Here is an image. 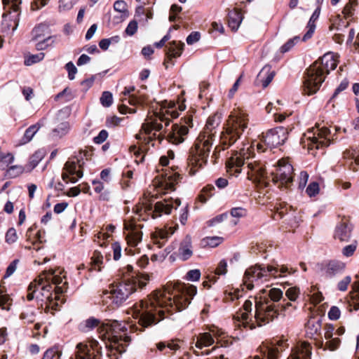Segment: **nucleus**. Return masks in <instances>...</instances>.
I'll return each mask as SVG.
<instances>
[{
    "label": "nucleus",
    "mask_w": 359,
    "mask_h": 359,
    "mask_svg": "<svg viewBox=\"0 0 359 359\" xmlns=\"http://www.w3.org/2000/svg\"><path fill=\"white\" fill-rule=\"evenodd\" d=\"M196 292V287L193 285L168 283L154 290L147 299L135 303L128 313L138 318L140 325L147 327L163 320L165 313L184 309Z\"/></svg>",
    "instance_id": "nucleus-1"
},
{
    "label": "nucleus",
    "mask_w": 359,
    "mask_h": 359,
    "mask_svg": "<svg viewBox=\"0 0 359 359\" xmlns=\"http://www.w3.org/2000/svg\"><path fill=\"white\" fill-rule=\"evenodd\" d=\"M65 278L60 269L42 272L29 284L27 299L30 301L35 297L41 306H46V309H54L57 306L59 295L66 290Z\"/></svg>",
    "instance_id": "nucleus-2"
},
{
    "label": "nucleus",
    "mask_w": 359,
    "mask_h": 359,
    "mask_svg": "<svg viewBox=\"0 0 359 359\" xmlns=\"http://www.w3.org/2000/svg\"><path fill=\"white\" fill-rule=\"evenodd\" d=\"M339 62V55L329 52L314 62L307 69L304 83V92L308 95L316 93L325 81V74L334 70Z\"/></svg>",
    "instance_id": "nucleus-3"
},
{
    "label": "nucleus",
    "mask_w": 359,
    "mask_h": 359,
    "mask_svg": "<svg viewBox=\"0 0 359 359\" xmlns=\"http://www.w3.org/2000/svg\"><path fill=\"white\" fill-rule=\"evenodd\" d=\"M214 138L215 133L209 126L206 125L203 130L198 135L189 151L187 170L190 175H195L207 163Z\"/></svg>",
    "instance_id": "nucleus-4"
},
{
    "label": "nucleus",
    "mask_w": 359,
    "mask_h": 359,
    "mask_svg": "<svg viewBox=\"0 0 359 359\" xmlns=\"http://www.w3.org/2000/svg\"><path fill=\"white\" fill-rule=\"evenodd\" d=\"M178 116L179 112L175 102H163L159 110L154 113V117H150L143 123L141 130L136 135V138L149 144L156 138V132L162 130L163 127L162 123L167 126L172 118H176Z\"/></svg>",
    "instance_id": "nucleus-5"
},
{
    "label": "nucleus",
    "mask_w": 359,
    "mask_h": 359,
    "mask_svg": "<svg viewBox=\"0 0 359 359\" xmlns=\"http://www.w3.org/2000/svg\"><path fill=\"white\" fill-rule=\"evenodd\" d=\"M149 280L148 274L140 273L124 279L118 284L110 285L109 290L104 292V301L111 300L113 306H119L138 288L142 289Z\"/></svg>",
    "instance_id": "nucleus-6"
},
{
    "label": "nucleus",
    "mask_w": 359,
    "mask_h": 359,
    "mask_svg": "<svg viewBox=\"0 0 359 359\" xmlns=\"http://www.w3.org/2000/svg\"><path fill=\"white\" fill-rule=\"evenodd\" d=\"M248 121V116L243 109H234L229 116L222 133V144L228 146L234 144L247 128Z\"/></svg>",
    "instance_id": "nucleus-7"
},
{
    "label": "nucleus",
    "mask_w": 359,
    "mask_h": 359,
    "mask_svg": "<svg viewBox=\"0 0 359 359\" xmlns=\"http://www.w3.org/2000/svg\"><path fill=\"white\" fill-rule=\"evenodd\" d=\"M90 156L91 152L84 149L80 150L76 155L69 158L62 169V180L66 183H76L83 177V166Z\"/></svg>",
    "instance_id": "nucleus-8"
},
{
    "label": "nucleus",
    "mask_w": 359,
    "mask_h": 359,
    "mask_svg": "<svg viewBox=\"0 0 359 359\" xmlns=\"http://www.w3.org/2000/svg\"><path fill=\"white\" fill-rule=\"evenodd\" d=\"M278 269L272 266H264L256 264L246 269L243 276V285L251 290L255 285H258L264 281L269 280L271 277L276 278Z\"/></svg>",
    "instance_id": "nucleus-9"
},
{
    "label": "nucleus",
    "mask_w": 359,
    "mask_h": 359,
    "mask_svg": "<svg viewBox=\"0 0 359 359\" xmlns=\"http://www.w3.org/2000/svg\"><path fill=\"white\" fill-rule=\"evenodd\" d=\"M98 330L102 340H107L112 348L119 343L122 337L128 338L125 334V330H126L125 325H122V323L116 320L102 323Z\"/></svg>",
    "instance_id": "nucleus-10"
},
{
    "label": "nucleus",
    "mask_w": 359,
    "mask_h": 359,
    "mask_svg": "<svg viewBox=\"0 0 359 359\" xmlns=\"http://www.w3.org/2000/svg\"><path fill=\"white\" fill-rule=\"evenodd\" d=\"M4 12L1 24L5 32H14L18 26L20 0H2Z\"/></svg>",
    "instance_id": "nucleus-11"
},
{
    "label": "nucleus",
    "mask_w": 359,
    "mask_h": 359,
    "mask_svg": "<svg viewBox=\"0 0 359 359\" xmlns=\"http://www.w3.org/2000/svg\"><path fill=\"white\" fill-rule=\"evenodd\" d=\"M180 175L176 172L165 170L156 176L153 181V186L158 194H165L175 189V185L180 180Z\"/></svg>",
    "instance_id": "nucleus-12"
},
{
    "label": "nucleus",
    "mask_w": 359,
    "mask_h": 359,
    "mask_svg": "<svg viewBox=\"0 0 359 359\" xmlns=\"http://www.w3.org/2000/svg\"><path fill=\"white\" fill-rule=\"evenodd\" d=\"M255 144L245 145L239 152L233 154L226 162L227 172L230 175H238L241 171V167L244 165L245 159H249L254 155Z\"/></svg>",
    "instance_id": "nucleus-13"
},
{
    "label": "nucleus",
    "mask_w": 359,
    "mask_h": 359,
    "mask_svg": "<svg viewBox=\"0 0 359 359\" xmlns=\"http://www.w3.org/2000/svg\"><path fill=\"white\" fill-rule=\"evenodd\" d=\"M277 316L278 309L273 303L268 300L256 302L254 319L257 325L269 323Z\"/></svg>",
    "instance_id": "nucleus-14"
},
{
    "label": "nucleus",
    "mask_w": 359,
    "mask_h": 359,
    "mask_svg": "<svg viewBox=\"0 0 359 359\" xmlns=\"http://www.w3.org/2000/svg\"><path fill=\"white\" fill-rule=\"evenodd\" d=\"M143 227V224L137 223L134 217L124 220L123 233L129 247L135 248L142 241L143 236L142 229Z\"/></svg>",
    "instance_id": "nucleus-15"
},
{
    "label": "nucleus",
    "mask_w": 359,
    "mask_h": 359,
    "mask_svg": "<svg viewBox=\"0 0 359 359\" xmlns=\"http://www.w3.org/2000/svg\"><path fill=\"white\" fill-rule=\"evenodd\" d=\"M330 130L326 127L319 128L317 126L313 128L312 131H309L306 134V137L309 140L307 144L309 149H316L327 147L331 143Z\"/></svg>",
    "instance_id": "nucleus-16"
},
{
    "label": "nucleus",
    "mask_w": 359,
    "mask_h": 359,
    "mask_svg": "<svg viewBox=\"0 0 359 359\" xmlns=\"http://www.w3.org/2000/svg\"><path fill=\"white\" fill-rule=\"evenodd\" d=\"M76 348L75 359H101L102 347L95 339L79 343Z\"/></svg>",
    "instance_id": "nucleus-17"
},
{
    "label": "nucleus",
    "mask_w": 359,
    "mask_h": 359,
    "mask_svg": "<svg viewBox=\"0 0 359 359\" xmlns=\"http://www.w3.org/2000/svg\"><path fill=\"white\" fill-rule=\"evenodd\" d=\"M272 180L280 185H287L293 180L294 169L287 159L282 158L278 161L275 171L271 172Z\"/></svg>",
    "instance_id": "nucleus-18"
},
{
    "label": "nucleus",
    "mask_w": 359,
    "mask_h": 359,
    "mask_svg": "<svg viewBox=\"0 0 359 359\" xmlns=\"http://www.w3.org/2000/svg\"><path fill=\"white\" fill-rule=\"evenodd\" d=\"M1 170L6 178L13 179L26 173L23 165L19 164L12 153L1 156Z\"/></svg>",
    "instance_id": "nucleus-19"
},
{
    "label": "nucleus",
    "mask_w": 359,
    "mask_h": 359,
    "mask_svg": "<svg viewBox=\"0 0 359 359\" xmlns=\"http://www.w3.org/2000/svg\"><path fill=\"white\" fill-rule=\"evenodd\" d=\"M252 303L250 300H246L243 308L238 311L233 316V320L237 326H243L245 328L252 330L256 326L255 320L250 316L252 311Z\"/></svg>",
    "instance_id": "nucleus-20"
},
{
    "label": "nucleus",
    "mask_w": 359,
    "mask_h": 359,
    "mask_svg": "<svg viewBox=\"0 0 359 359\" xmlns=\"http://www.w3.org/2000/svg\"><path fill=\"white\" fill-rule=\"evenodd\" d=\"M288 133V129L284 127L271 129L263 136L264 142L270 147H278L287 140Z\"/></svg>",
    "instance_id": "nucleus-21"
},
{
    "label": "nucleus",
    "mask_w": 359,
    "mask_h": 359,
    "mask_svg": "<svg viewBox=\"0 0 359 359\" xmlns=\"http://www.w3.org/2000/svg\"><path fill=\"white\" fill-rule=\"evenodd\" d=\"M133 212L138 217L139 220L147 221L149 216L152 217V203L145 197L140 200L133 208Z\"/></svg>",
    "instance_id": "nucleus-22"
},
{
    "label": "nucleus",
    "mask_w": 359,
    "mask_h": 359,
    "mask_svg": "<svg viewBox=\"0 0 359 359\" xmlns=\"http://www.w3.org/2000/svg\"><path fill=\"white\" fill-rule=\"evenodd\" d=\"M248 178L252 181H261L265 177V168L264 165L257 161L248 163Z\"/></svg>",
    "instance_id": "nucleus-23"
},
{
    "label": "nucleus",
    "mask_w": 359,
    "mask_h": 359,
    "mask_svg": "<svg viewBox=\"0 0 359 359\" xmlns=\"http://www.w3.org/2000/svg\"><path fill=\"white\" fill-rule=\"evenodd\" d=\"M312 347L306 341L297 344L287 359H310Z\"/></svg>",
    "instance_id": "nucleus-24"
},
{
    "label": "nucleus",
    "mask_w": 359,
    "mask_h": 359,
    "mask_svg": "<svg viewBox=\"0 0 359 359\" xmlns=\"http://www.w3.org/2000/svg\"><path fill=\"white\" fill-rule=\"evenodd\" d=\"M188 134V126L175 124L172 127V130L168 133V140L175 144H178L184 142L185 137Z\"/></svg>",
    "instance_id": "nucleus-25"
},
{
    "label": "nucleus",
    "mask_w": 359,
    "mask_h": 359,
    "mask_svg": "<svg viewBox=\"0 0 359 359\" xmlns=\"http://www.w3.org/2000/svg\"><path fill=\"white\" fill-rule=\"evenodd\" d=\"M184 44L180 41H173L169 43L168 50L166 53L167 58L164 62L165 68H168L169 65H173L172 58L180 57L184 49Z\"/></svg>",
    "instance_id": "nucleus-26"
},
{
    "label": "nucleus",
    "mask_w": 359,
    "mask_h": 359,
    "mask_svg": "<svg viewBox=\"0 0 359 359\" xmlns=\"http://www.w3.org/2000/svg\"><path fill=\"white\" fill-rule=\"evenodd\" d=\"M173 206L174 205L172 199H165L156 203L152 212V218L155 219L162 216L163 214H170Z\"/></svg>",
    "instance_id": "nucleus-27"
},
{
    "label": "nucleus",
    "mask_w": 359,
    "mask_h": 359,
    "mask_svg": "<svg viewBox=\"0 0 359 359\" xmlns=\"http://www.w3.org/2000/svg\"><path fill=\"white\" fill-rule=\"evenodd\" d=\"M182 341L179 339H174L167 341H160L156 344V348L160 351H165V354H170L176 352L181 347Z\"/></svg>",
    "instance_id": "nucleus-28"
},
{
    "label": "nucleus",
    "mask_w": 359,
    "mask_h": 359,
    "mask_svg": "<svg viewBox=\"0 0 359 359\" xmlns=\"http://www.w3.org/2000/svg\"><path fill=\"white\" fill-rule=\"evenodd\" d=\"M193 255L191 238L187 236L180 243L178 250V257L182 261L189 259Z\"/></svg>",
    "instance_id": "nucleus-29"
},
{
    "label": "nucleus",
    "mask_w": 359,
    "mask_h": 359,
    "mask_svg": "<svg viewBox=\"0 0 359 359\" xmlns=\"http://www.w3.org/2000/svg\"><path fill=\"white\" fill-rule=\"evenodd\" d=\"M306 335L311 339H316L320 334L321 320L319 318H311L305 327Z\"/></svg>",
    "instance_id": "nucleus-30"
},
{
    "label": "nucleus",
    "mask_w": 359,
    "mask_h": 359,
    "mask_svg": "<svg viewBox=\"0 0 359 359\" xmlns=\"http://www.w3.org/2000/svg\"><path fill=\"white\" fill-rule=\"evenodd\" d=\"M195 343V347L198 349H202L205 347L212 346L214 342V338L210 332H202L198 334L193 339Z\"/></svg>",
    "instance_id": "nucleus-31"
},
{
    "label": "nucleus",
    "mask_w": 359,
    "mask_h": 359,
    "mask_svg": "<svg viewBox=\"0 0 359 359\" xmlns=\"http://www.w3.org/2000/svg\"><path fill=\"white\" fill-rule=\"evenodd\" d=\"M243 13L240 9L235 8L228 14V25L232 31H236L243 21Z\"/></svg>",
    "instance_id": "nucleus-32"
},
{
    "label": "nucleus",
    "mask_w": 359,
    "mask_h": 359,
    "mask_svg": "<svg viewBox=\"0 0 359 359\" xmlns=\"http://www.w3.org/2000/svg\"><path fill=\"white\" fill-rule=\"evenodd\" d=\"M352 227L346 222L339 224L335 230L334 238L340 241H348L351 238Z\"/></svg>",
    "instance_id": "nucleus-33"
},
{
    "label": "nucleus",
    "mask_w": 359,
    "mask_h": 359,
    "mask_svg": "<svg viewBox=\"0 0 359 359\" xmlns=\"http://www.w3.org/2000/svg\"><path fill=\"white\" fill-rule=\"evenodd\" d=\"M173 233V231L170 232L167 229H156V230L151 233V238L154 243L158 245V248H161L164 245V241L161 242V240L167 239L169 235Z\"/></svg>",
    "instance_id": "nucleus-34"
},
{
    "label": "nucleus",
    "mask_w": 359,
    "mask_h": 359,
    "mask_svg": "<svg viewBox=\"0 0 359 359\" xmlns=\"http://www.w3.org/2000/svg\"><path fill=\"white\" fill-rule=\"evenodd\" d=\"M275 72L269 67H264L257 75V81L264 88L267 87L273 79Z\"/></svg>",
    "instance_id": "nucleus-35"
},
{
    "label": "nucleus",
    "mask_w": 359,
    "mask_h": 359,
    "mask_svg": "<svg viewBox=\"0 0 359 359\" xmlns=\"http://www.w3.org/2000/svg\"><path fill=\"white\" fill-rule=\"evenodd\" d=\"M353 291L350 294L348 301L349 311L353 309L357 311L359 309V280L353 283Z\"/></svg>",
    "instance_id": "nucleus-36"
},
{
    "label": "nucleus",
    "mask_w": 359,
    "mask_h": 359,
    "mask_svg": "<svg viewBox=\"0 0 359 359\" xmlns=\"http://www.w3.org/2000/svg\"><path fill=\"white\" fill-rule=\"evenodd\" d=\"M64 116L62 115V112L60 111L57 115V117L54 120V126L55 128L53 132L57 133V135H64L67 129H68V123L66 121H62Z\"/></svg>",
    "instance_id": "nucleus-37"
},
{
    "label": "nucleus",
    "mask_w": 359,
    "mask_h": 359,
    "mask_svg": "<svg viewBox=\"0 0 359 359\" xmlns=\"http://www.w3.org/2000/svg\"><path fill=\"white\" fill-rule=\"evenodd\" d=\"M114 10L121 14V20L129 16V10L127 3L124 0H117L113 6Z\"/></svg>",
    "instance_id": "nucleus-38"
},
{
    "label": "nucleus",
    "mask_w": 359,
    "mask_h": 359,
    "mask_svg": "<svg viewBox=\"0 0 359 359\" xmlns=\"http://www.w3.org/2000/svg\"><path fill=\"white\" fill-rule=\"evenodd\" d=\"M103 264V256L97 250H95L91 257L90 270L100 271Z\"/></svg>",
    "instance_id": "nucleus-39"
},
{
    "label": "nucleus",
    "mask_w": 359,
    "mask_h": 359,
    "mask_svg": "<svg viewBox=\"0 0 359 359\" xmlns=\"http://www.w3.org/2000/svg\"><path fill=\"white\" fill-rule=\"evenodd\" d=\"M344 268V264L343 263L332 260L326 264L325 271L327 275H332L342 270Z\"/></svg>",
    "instance_id": "nucleus-40"
},
{
    "label": "nucleus",
    "mask_w": 359,
    "mask_h": 359,
    "mask_svg": "<svg viewBox=\"0 0 359 359\" xmlns=\"http://www.w3.org/2000/svg\"><path fill=\"white\" fill-rule=\"evenodd\" d=\"M358 6L357 0H349L345 5L343 10V15L346 19L351 18L353 16L354 12Z\"/></svg>",
    "instance_id": "nucleus-41"
},
{
    "label": "nucleus",
    "mask_w": 359,
    "mask_h": 359,
    "mask_svg": "<svg viewBox=\"0 0 359 359\" xmlns=\"http://www.w3.org/2000/svg\"><path fill=\"white\" fill-rule=\"evenodd\" d=\"M224 239L220 236H208L202 240L203 247L215 248L223 242Z\"/></svg>",
    "instance_id": "nucleus-42"
},
{
    "label": "nucleus",
    "mask_w": 359,
    "mask_h": 359,
    "mask_svg": "<svg viewBox=\"0 0 359 359\" xmlns=\"http://www.w3.org/2000/svg\"><path fill=\"white\" fill-rule=\"evenodd\" d=\"M215 187L212 185L205 186L198 195V200L202 203H205L213 196Z\"/></svg>",
    "instance_id": "nucleus-43"
},
{
    "label": "nucleus",
    "mask_w": 359,
    "mask_h": 359,
    "mask_svg": "<svg viewBox=\"0 0 359 359\" xmlns=\"http://www.w3.org/2000/svg\"><path fill=\"white\" fill-rule=\"evenodd\" d=\"M47 27L44 25H39L35 27L32 32V39L34 41L41 40L42 39L50 36L46 34Z\"/></svg>",
    "instance_id": "nucleus-44"
},
{
    "label": "nucleus",
    "mask_w": 359,
    "mask_h": 359,
    "mask_svg": "<svg viewBox=\"0 0 359 359\" xmlns=\"http://www.w3.org/2000/svg\"><path fill=\"white\" fill-rule=\"evenodd\" d=\"M300 37L298 36H294L287 41L283 46H280L279 50L281 53H285L290 51L299 41Z\"/></svg>",
    "instance_id": "nucleus-45"
},
{
    "label": "nucleus",
    "mask_w": 359,
    "mask_h": 359,
    "mask_svg": "<svg viewBox=\"0 0 359 359\" xmlns=\"http://www.w3.org/2000/svg\"><path fill=\"white\" fill-rule=\"evenodd\" d=\"M41 125L39 123H36L34 125H32L29 126L25 133L24 137H23V142L24 143H27L30 142L34 135L38 132V130L40 129Z\"/></svg>",
    "instance_id": "nucleus-46"
},
{
    "label": "nucleus",
    "mask_w": 359,
    "mask_h": 359,
    "mask_svg": "<svg viewBox=\"0 0 359 359\" xmlns=\"http://www.w3.org/2000/svg\"><path fill=\"white\" fill-rule=\"evenodd\" d=\"M45 54L43 53L27 55L25 58V64L27 66H30L33 64L37 63L43 60Z\"/></svg>",
    "instance_id": "nucleus-47"
},
{
    "label": "nucleus",
    "mask_w": 359,
    "mask_h": 359,
    "mask_svg": "<svg viewBox=\"0 0 359 359\" xmlns=\"http://www.w3.org/2000/svg\"><path fill=\"white\" fill-rule=\"evenodd\" d=\"M100 100L103 107H109L113 103V95L109 91H104Z\"/></svg>",
    "instance_id": "nucleus-48"
},
{
    "label": "nucleus",
    "mask_w": 359,
    "mask_h": 359,
    "mask_svg": "<svg viewBox=\"0 0 359 359\" xmlns=\"http://www.w3.org/2000/svg\"><path fill=\"white\" fill-rule=\"evenodd\" d=\"M60 352L57 348L53 347L48 349L42 359H60Z\"/></svg>",
    "instance_id": "nucleus-49"
},
{
    "label": "nucleus",
    "mask_w": 359,
    "mask_h": 359,
    "mask_svg": "<svg viewBox=\"0 0 359 359\" xmlns=\"http://www.w3.org/2000/svg\"><path fill=\"white\" fill-rule=\"evenodd\" d=\"M18 238L16 230L14 228L9 229L6 233V242L8 244H13L17 241Z\"/></svg>",
    "instance_id": "nucleus-50"
},
{
    "label": "nucleus",
    "mask_w": 359,
    "mask_h": 359,
    "mask_svg": "<svg viewBox=\"0 0 359 359\" xmlns=\"http://www.w3.org/2000/svg\"><path fill=\"white\" fill-rule=\"evenodd\" d=\"M110 236L111 234L107 232H99L95 236L94 242L97 243L100 246H103L105 244V241L110 238Z\"/></svg>",
    "instance_id": "nucleus-51"
},
{
    "label": "nucleus",
    "mask_w": 359,
    "mask_h": 359,
    "mask_svg": "<svg viewBox=\"0 0 359 359\" xmlns=\"http://www.w3.org/2000/svg\"><path fill=\"white\" fill-rule=\"evenodd\" d=\"M340 344V339L337 337L330 339L327 341L324 349L335 351Z\"/></svg>",
    "instance_id": "nucleus-52"
},
{
    "label": "nucleus",
    "mask_w": 359,
    "mask_h": 359,
    "mask_svg": "<svg viewBox=\"0 0 359 359\" xmlns=\"http://www.w3.org/2000/svg\"><path fill=\"white\" fill-rule=\"evenodd\" d=\"M358 246L357 241H354L351 244L346 245L342 250V253L346 257H351L356 250Z\"/></svg>",
    "instance_id": "nucleus-53"
},
{
    "label": "nucleus",
    "mask_w": 359,
    "mask_h": 359,
    "mask_svg": "<svg viewBox=\"0 0 359 359\" xmlns=\"http://www.w3.org/2000/svg\"><path fill=\"white\" fill-rule=\"evenodd\" d=\"M120 38L118 36H116L111 39H103L99 42V46L101 49L106 50L109 48L111 41L118 42Z\"/></svg>",
    "instance_id": "nucleus-54"
},
{
    "label": "nucleus",
    "mask_w": 359,
    "mask_h": 359,
    "mask_svg": "<svg viewBox=\"0 0 359 359\" xmlns=\"http://www.w3.org/2000/svg\"><path fill=\"white\" fill-rule=\"evenodd\" d=\"M19 259H15L7 267L4 278H7L12 276L18 268L19 264Z\"/></svg>",
    "instance_id": "nucleus-55"
},
{
    "label": "nucleus",
    "mask_w": 359,
    "mask_h": 359,
    "mask_svg": "<svg viewBox=\"0 0 359 359\" xmlns=\"http://www.w3.org/2000/svg\"><path fill=\"white\" fill-rule=\"evenodd\" d=\"M269 296L271 301L278 302L283 297V292L278 288H272L269 290Z\"/></svg>",
    "instance_id": "nucleus-56"
},
{
    "label": "nucleus",
    "mask_w": 359,
    "mask_h": 359,
    "mask_svg": "<svg viewBox=\"0 0 359 359\" xmlns=\"http://www.w3.org/2000/svg\"><path fill=\"white\" fill-rule=\"evenodd\" d=\"M215 275H225L227 273V262L225 259H222L215 269Z\"/></svg>",
    "instance_id": "nucleus-57"
},
{
    "label": "nucleus",
    "mask_w": 359,
    "mask_h": 359,
    "mask_svg": "<svg viewBox=\"0 0 359 359\" xmlns=\"http://www.w3.org/2000/svg\"><path fill=\"white\" fill-rule=\"evenodd\" d=\"M74 6V3L72 0H60L58 9L60 12L69 11Z\"/></svg>",
    "instance_id": "nucleus-58"
},
{
    "label": "nucleus",
    "mask_w": 359,
    "mask_h": 359,
    "mask_svg": "<svg viewBox=\"0 0 359 359\" xmlns=\"http://www.w3.org/2000/svg\"><path fill=\"white\" fill-rule=\"evenodd\" d=\"M201 276V273L199 269H192L187 272L186 279L189 281H198Z\"/></svg>",
    "instance_id": "nucleus-59"
},
{
    "label": "nucleus",
    "mask_w": 359,
    "mask_h": 359,
    "mask_svg": "<svg viewBox=\"0 0 359 359\" xmlns=\"http://www.w3.org/2000/svg\"><path fill=\"white\" fill-rule=\"evenodd\" d=\"M319 184L317 182H311L306 188V194L310 196H314L319 193Z\"/></svg>",
    "instance_id": "nucleus-60"
},
{
    "label": "nucleus",
    "mask_w": 359,
    "mask_h": 359,
    "mask_svg": "<svg viewBox=\"0 0 359 359\" xmlns=\"http://www.w3.org/2000/svg\"><path fill=\"white\" fill-rule=\"evenodd\" d=\"M137 28H138L137 22L136 20H132L128 23V25L125 30V32L128 36H133L137 32Z\"/></svg>",
    "instance_id": "nucleus-61"
},
{
    "label": "nucleus",
    "mask_w": 359,
    "mask_h": 359,
    "mask_svg": "<svg viewBox=\"0 0 359 359\" xmlns=\"http://www.w3.org/2000/svg\"><path fill=\"white\" fill-rule=\"evenodd\" d=\"M327 315L330 320H337L341 316V311L337 306H333L330 308Z\"/></svg>",
    "instance_id": "nucleus-62"
},
{
    "label": "nucleus",
    "mask_w": 359,
    "mask_h": 359,
    "mask_svg": "<svg viewBox=\"0 0 359 359\" xmlns=\"http://www.w3.org/2000/svg\"><path fill=\"white\" fill-rule=\"evenodd\" d=\"M231 215L236 218L243 217L247 215V210L241 207L233 208L231 210Z\"/></svg>",
    "instance_id": "nucleus-63"
},
{
    "label": "nucleus",
    "mask_w": 359,
    "mask_h": 359,
    "mask_svg": "<svg viewBox=\"0 0 359 359\" xmlns=\"http://www.w3.org/2000/svg\"><path fill=\"white\" fill-rule=\"evenodd\" d=\"M299 294V290L297 287H290L286 292L285 295L290 301H295Z\"/></svg>",
    "instance_id": "nucleus-64"
}]
</instances>
